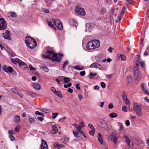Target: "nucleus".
<instances>
[{
	"label": "nucleus",
	"instance_id": "a19ab883",
	"mask_svg": "<svg viewBox=\"0 0 149 149\" xmlns=\"http://www.w3.org/2000/svg\"><path fill=\"white\" fill-rule=\"evenodd\" d=\"M95 132V129L92 130H91L89 132V134L92 136H93Z\"/></svg>",
	"mask_w": 149,
	"mask_h": 149
},
{
	"label": "nucleus",
	"instance_id": "603ef678",
	"mask_svg": "<svg viewBox=\"0 0 149 149\" xmlns=\"http://www.w3.org/2000/svg\"><path fill=\"white\" fill-rule=\"evenodd\" d=\"M42 11L45 13H49V10L46 9V8H43L42 9Z\"/></svg>",
	"mask_w": 149,
	"mask_h": 149
},
{
	"label": "nucleus",
	"instance_id": "393cba45",
	"mask_svg": "<svg viewBox=\"0 0 149 149\" xmlns=\"http://www.w3.org/2000/svg\"><path fill=\"white\" fill-rule=\"evenodd\" d=\"M41 147H43V148H48V146L47 142L42 140V144L41 145Z\"/></svg>",
	"mask_w": 149,
	"mask_h": 149
},
{
	"label": "nucleus",
	"instance_id": "864d4df0",
	"mask_svg": "<svg viewBox=\"0 0 149 149\" xmlns=\"http://www.w3.org/2000/svg\"><path fill=\"white\" fill-rule=\"evenodd\" d=\"M106 76L107 78L109 79H111L113 77L112 74H106Z\"/></svg>",
	"mask_w": 149,
	"mask_h": 149
},
{
	"label": "nucleus",
	"instance_id": "0eeeda50",
	"mask_svg": "<svg viewBox=\"0 0 149 149\" xmlns=\"http://www.w3.org/2000/svg\"><path fill=\"white\" fill-rule=\"evenodd\" d=\"M55 22H56L57 23L60 22V20L58 19H51L50 21H47V24L48 26L51 27L53 28H55L54 26V24H55Z\"/></svg>",
	"mask_w": 149,
	"mask_h": 149
},
{
	"label": "nucleus",
	"instance_id": "4be33fe9",
	"mask_svg": "<svg viewBox=\"0 0 149 149\" xmlns=\"http://www.w3.org/2000/svg\"><path fill=\"white\" fill-rule=\"evenodd\" d=\"M69 22L71 25L73 26H76V24H77V22L75 19H71L69 20Z\"/></svg>",
	"mask_w": 149,
	"mask_h": 149
},
{
	"label": "nucleus",
	"instance_id": "f3484780",
	"mask_svg": "<svg viewBox=\"0 0 149 149\" xmlns=\"http://www.w3.org/2000/svg\"><path fill=\"white\" fill-rule=\"evenodd\" d=\"M86 26V27L90 31L93 28L94 26V24L92 23H87Z\"/></svg>",
	"mask_w": 149,
	"mask_h": 149
},
{
	"label": "nucleus",
	"instance_id": "423d86ee",
	"mask_svg": "<svg viewBox=\"0 0 149 149\" xmlns=\"http://www.w3.org/2000/svg\"><path fill=\"white\" fill-rule=\"evenodd\" d=\"M63 56V55L60 54H57L55 53H53V55L51 56V60L54 61H60L61 60Z\"/></svg>",
	"mask_w": 149,
	"mask_h": 149
},
{
	"label": "nucleus",
	"instance_id": "49530a36",
	"mask_svg": "<svg viewBox=\"0 0 149 149\" xmlns=\"http://www.w3.org/2000/svg\"><path fill=\"white\" fill-rule=\"evenodd\" d=\"M68 63V61H67L65 62L63 64V69H64L65 68V67L67 65Z\"/></svg>",
	"mask_w": 149,
	"mask_h": 149
},
{
	"label": "nucleus",
	"instance_id": "338daca9",
	"mask_svg": "<svg viewBox=\"0 0 149 149\" xmlns=\"http://www.w3.org/2000/svg\"><path fill=\"white\" fill-rule=\"evenodd\" d=\"M9 55L11 57H13L15 56L14 54L12 52H8Z\"/></svg>",
	"mask_w": 149,
	"mask_h": 149
},
{
	"label": "nucleus",
	"instance_id": "69168bd1",
	"mask_svg": "<svg viewBox=\"0 0 149 149\" xmlns=\"http://www.w3.org/2000/svg\"><path fill=\"white\" fill-rule=\"evenodd\" d=\"M126 1L127 2V6L131 4L132 1V0H126Z\"/></svg>",
	"mask_w": 149,
	"mask_h": 149
},
{
	"label": "nucleus",
	"instance_id": "13d9d810",
	"mask_svg": "<svg viewBox=\"0 0 149 149\" xmlns=\"http://www.w3.org/2000/svg\"><path fill=\"white\" fill-rule=\"evenodd\" d=\"M97 65L96 66V68H98L100 70H101L102 68V67L101 65L100 64L97 63Z\"/></svg>",
	"mask_w": 149,
	"mask_h": 149
},
{
	"label": "nucleus",
	"instance_id": "680f3d73",
	"mask_svg": "<svg viewBox=\"0 0 149 149\" xmlns=\"http://www.w3.org/2000/svg\"><path fill=\"white\" fill-rule=\"evenodd\" d=\"M51 90L52 91V92L54 93H55L56 92V89L54 87H51Z\"/></svg>",
	"mask_w": 149,
	"mask_h": 149
},
{
	"label": "nucleus",
	"instance_id": "ddd939ff",
	"mask_svg": "<svg viewBox=\"0 0 149 149\" xmlns=\"http://www.w3.org/2000/svg\"><path fill=\"white\" fill-rule=\"evenodd\" d=\"M141 89L143 92L147 95H149V92L147 90V86L145 83H143L141 85Z\"/></svg>",
	"mask_w": 149,
	"mask_h": 149
},
{
	"label": "nucleus",
	"instance_id": "6e6552de",
	"mask_svg": "<svg viewBox=\"0 0 149 149\" xmlns=\"http://www.w3.org/2000/svg\"><path fill=\"white\" fill-rule=\"evenodd\" d=\"M7 27L6 23L3 18L0 19V29L5 30Z\"/></svg>",
	"mask_w": 149,
	"mask_h": 149
},
{
	"label": "nucleus",
	"instance_id": "c756f323",
	"mask_svg": "<svg viewBox=\"0 0 149 149\" xmlns=\"http://www.w3.org/2000/svg\"><path fill=\"white\" fill-rule=\"evenodd\" d=\"M57 96H58L61 97L62 98L63 97V96L62 94L61 93L60 91H56V92L54 93Z\"/></svg>",
	"mask_w": 149,
	"mask_h": 149
},
{
	"label": "nucleus",
	"instance_id": "2eb2a0df",
	"mask_svg": "<svg viewBox=\"0 0 149 149\" xmlns=\"http://www.w3.org/2000/svg\"><path fill=\"white\" fill-rule=\"evenodd\" d=\"M34 40H35L33 38L29 36H26L25 40V43L26 44L29 42H34Z\"/></svg>",
	"mask_w": 149,
	"mask_h": 149
},
{
	"label": "nucleus",
	"instance_id": "5701e85b",
	"mask_svg": "<svg viewBox=\"0 0 149 149\" xmlns=\"http://www.w3.org/2000/svg\"><path fill=\"white\" fill-rule=\"evenodd\" d=\"M140 55H138L136 56H135V60H134L135 61L136 63H136H138V66L139 65V63L140 62Z\"/></svg>",
	"mask_w": 149,
	"mask_h": 149
},
{
	"label": "nucleus",
	"instance_id": "f704fd0d",
	"mask_svg": "<svg viewBox=\"0 0 149 149\" xmlns=\"http://www.w3.org/2000/svg\"><path fill=\"white\" fill-rule=\"evenodd\" d=\"M10 13L11 16L12 17H15L17 16L16 13L14 12H11Z\"/></svg>",
	"mask_w": 149,
	"mask_h": 149
},
{
	"label": "nucleus",
	"instance_id": "f257e3e1",
	"mask_svg": "<svg viewBox=\"0 0 149 149\" xmlns=\"http://www.w3.org/2000/svg\"><path fill=\"white\" fill-rule=\"evenodd\" d=\"M100 46V42L99 40H94L89 42L86 47L88 49L92 50L99 47Z\"/></svg>",
	"mask_w": 149,
	"mask_h": 149
},
{
	"label": "nucleus",
	"instance_id": "0e129e2a",
	"mask_svg": "<svg viewBox=\"0 0 149 149\" xmlns=\"http://www.w3.org/2000/svg\"><path fill=\"white\" fill-rule=\"evenodd\" d=\"M130 141L129 139L126 140V143L127 144L128 146H130Z\"/></svg>",
	"mask_w": 149,
	"mask_h": 149
},
{
	"label": "nucleus",
	"instance_id": "052dcab7",
	"mask_svg": "<svg viewBox=\"0 0 149 149\" xmlns=\"http://www.w3.org/2000/svg\"><path fill=\"white\" fill-rule=\"evenodd\" d=\"M86 74L85 71H83L80 72V74L81 76H83L85 75Z\"/></svg>",
	"mask_w": 149,
	"mask_h": 149
},
{
	"label": "nucleus",
	"instance_id": "72a5a7b5",
	"mask_svg": "<svg viewBox=\"0 0 149 149\" xmlns=\"http://www.w3.org/2000/svg\"><path fill=\"white\" fill-rule=\"evenodd\" d=\"M19 59L18 58H16L15 59H14L13 58H10L11 61L14 64H16L17 63H18Z\"/></svg>",
	"mask_w": 149,
	"mask_h": 149
},
{
	"label": "nucleus",
	"instance_id": "a18cd8bd",
	"mask_svg": "<svg viewBox=\"0 0 149 149\" xmlns=\"http://www.w3.org/2000/svg\"><path fill=\"white\" fill-rule=\"evenodd\" d=\"M58 115V114L57 113H52V118L53 119H55V118H56L57 117Z\"/></svg>",
	"mask_w": 149,
	"mask_h": 149
},
{
	"label": "nucleus",
	"instance_id": "e2e57ef3",
	"mask_svg": "<svg viewBox=\"0 0 149 149\" xmlns=\"http://www.w3.org/2000/svg\"><path fill=\"white\" fill-rule=\"evenodd\" d=\"M113 106L112 103H111L109 104V106H108V108L109 109H112L113 108Z\"/></svg>",
	"mask_w": 149,
	"mask_h": 149
},
{
	"label": "nucleus",
	"instance_id": "f8f14e48",
	"mask_svg": "<svg viewBox=\"0 0 149 149\" xmlns=\"http://www.w3.org/2000/svg\"><path fill=\"white\" fill-rule=\"evenodd\" d=\"M33 42H29L26 44L29 48L33 49L37 46V43L36 41L34 40Z\"/></svg>",
	"mask_w": 149,
	"mask_h": 149
},
{
	"label": "nucleus",
	"instance_id": "bb28decb",
	"mask_svg": "<svg viewBox=\"0 0 149 149\" xmlns=\"http://www.w3.org/2000/svg\"><path fill=\"white\" fill-rule=\"evenodd\" d=\"M106 9L104 8H102L100 11V15H104L106 13Z\"/></svg>",
	"mask_w": 149,
	"mask_h": 149
},
{
	"label": "nucleus",
	"instance_id": "58836bf2",
	"mask_svg": "<svg viewBox=\"0 0 149 149\" xmlns=\"http://www.w3.org/2000/svg\"><path fill=\"white\" fill-rule=\"evenodd\" d=\"M35 113L36 115H39L40 116H42V117L44 116V114L40 112L39 111H36Z\"/></svg>",
	"mask_w": 149,
	"mask_h": 149
},
{
	"label": "nucleus",
	"instance_id": "37998d69",
	"mask_svg": "<svg viewBox=\"0 0 149 149\" xmlns=\"http://www.w3.org/2000/svg\"><path fill=\"white\" fill-rule=\"evenodd\" d=\"M120 56H121V59L122 61H124L126 60V57L123 54H120Z\"/></svg>",
	"mask_w": 149,
	"mask_h": 149
},
{
	"label": "nucleus",
	"instance_id": "6e6d98bb",
	"mask_svg": "<svg viewBox=\"0 0 149 149\" xmlns=\"http://www.w3.org/2000/svg\"><path fill=\"white\" fill-rule=\"evenodd\" d=\"M122 109L123 111L125 112H127V107L125 106H123L122 107Z\"/></svg>",
	"mask_w": 149,
	"mask_h": 149
},
{
	"label": "nucleus",
	"instance_id": "7c9ffc66",
	"mask_svg": "<svg viewBox=\"0 0 149 149\" xmlns=\"http://www.w3.org/2000/svg\"><path fill=\"white\" fill-rule=\"evenodd\" d=\"M40 69L43 70L44 71L47 72L49 71L48 69L45 66H40Z\"/></svg>",
	"mask_w": 149,
	"mask_h": 149
},
{
	"label": "nucleus",
	"instance_id": "4468645a",
	"mask_svg": "<svg viewBox=\"0 0 149 149\" xmlns=\"http://www.w3.org/2000/svg\"><path fill=\"white\" fill-rule=\"evenodd\" d=\"M12 91L15 94H17L21 98H22L23 97V95L20 93H19L17 89L15 88H12L11 89Z\"/></svg>",
	"mask_w": 149,
	"mask_h": 149
},
{
	"label": "nucleus",
	"instance_id": "aec40b11",
	"mask_svg": "<svg viewBox=\"0 0 149 149\" xmlns=\"http://www.w3.org/2000/svg\"><path fill=\"white\" fill-rule=\"evenodd\" d=\"M51 133L52 134H55L58 132L57 128L55 125H53L52 130L51 131Z\"/></svg>",
	"mask_w": 149,
	"mask_h": 149
},
{
	"label": "nucleus",
	"instance_id": "a878e982",
	"mask_svg": "<svg viewBox=\"0 0 149 149\" xmlns=\"http://www.w3.org/2000/svg\"><path fill=\"white\" fill-rule=\"evenodd\" d=\"M57 28L60 30H61L63 29V26L61 22L59 23L56 26Z\"/></svg>",
	"mask_w": 149,
	"mask_h": 149
},
{
	"label": "nucleus",
	"instance_id": "ea45409f",
	"mask_svg": "<svg viewBox=\"0 0 149 149\" xmlns=\"http://www.w3.org/2000/svg\"><path fill=\"white\" fill-rule=\"evenodd\" d=\"M118 125L120 126L119 130H122L123 128L122 123H118Z\"/></svg>",
	"mask_w": 149,
	"mask_h": 149
},
{
	"label": "nucleus",
	"instance_id": "6ab92c4d",
	"mask_svg": "<svg viewBox=\"0 0 149 149\" xmlns=\"http://www.w3.org/2000/svg\"><path fill=\"white\" fill-rule=\"evenodd\" d=\"M14 121L15 123H18L20 121V118L19 116L16 115L13 118Z\"/></svg>",
	"mask_w": 149,
	"mask_h": 149
},
{
	"label": "nucleus",
	"instance_id": "20e7f679",
	"mask_svg": "<svg viewBox=\"0 0 149 149\" xmlns=\"http://www.w3.org/2000/svg\"><path fill=\"white\" fill-rule=\"evenodd\" d=\"M133 108L134 110L136 112V114L139 116H140L141 115L142 112L140 105L138 103L134 102V103Z\"/></svg>",
	"mask_w": 149,
	"mask_h": 149
},
{
	"label": "nucleus",
	"instance_id": "1a4fd4ad",
	"mask_svg": "<svg viewBox=\"0 0 149 149\" xmlns=\"http://www.w3.org/2000/svg\"><path fill=\"white\" fill-rule=\"evenodd\" d=\"M53 53H54L52 51L49 50L45 53V54L43 55V56L45 58L51 60V56L53 55Z\"/></svg>",
	"mask_w": 149,
	"mask_h": 149
},
{
	"label": "nucleus",
	"instance_id": "7ed1b4c3",
	"mask_svg": "<svg viewBox=\"0 0 149 149\" xmlns=\"http://www.w3.org/2000/svg\"><path fill=\"white\" fill-rule=\"evenodd\" d=\"M118 139V136L115 131L112 132L111 134L108 137V140L113 141L115 145L116 144Z\"/></svg>",
	"mask_w": 149,
	"mask_h": 149
},
{
	"label": "nucleus",
	"instance_id": "c9c22d12",
	"mask_svg": "<svg viewBox=\"0 0 149 149\" xmlns=\"http://www.w3.org/2000/svg\"><path fill=\"white\" fill-rule=\"evenodd\" d=\"M36 119L33 118H30L29 119V121L31 123H34L35 122Z\"/></svg>",
	"mask_w": 149,
	"mask_h": 149
},
{
	"label": "nucleus",
	"instance_id": "473e14b6",
	"mask_svg": "<svg viewBox=\"0 0 149 149\" xmlns=\"http://www.w3.org/2000/svg\"><path fill=\"white\" fill-rule=\"evenodd\" d=\"M64 83L67 84L70 81V78L67 77H65L63 79Z\"/></svg>",
	"mask_w": 149,
	"mask_h": 149
},
{
	"label": "nucleus",
	"instance_id": "9b49d317",
	"mask_svg": "<svg viewBox=\"0 0 149 149\" xmlns=\"http://www.w3.org/2000/svg\"><path fill=\"white\" fill-rule=\"evenodd\" d=\"M100 122L102 125V127L106 130L109 131V128L107 126L106 122L104 119H101Z\"/></svg>",
	"mask_w": 149,
	"mask_h": 149
},
{
	"label": "nucleus",
	"instance_id": "79ce46f5",
	"mask_svg": "<svg viewBox=\"0 0 149 149\" xmlns=\"http://www.w3.org/2000/svg\"><path fill=\"white\" fill-rule=\"evenodd\" d=\"M74 68L75 69H76L77 70H82L83 69V68H80L79 65L76 66H74Z\"/></svg>",
	"mask_w": 149,
	"mask_h": 149
},
{
	"label": "nucleus",
	"instance_id": "c03bdc74",
	"mask_svg": "<svg viewBox=\"0 0 149 149\" xmlns=\"http://www.w3.org/2000/svg\"><path fill=\"white\" fill-rule=\"evenodd\" d=\"M29 95L33 97H35L36 96V93L34 92H30L29 93Z\"/></svg>",
	"mask_w": 149,
	"mask_h": 149
},
{
	"label": "nucleus",
	"instance_id": "412c9836",
	"mask_svg": "<svg viewBox=\"0 0 149 149\" xmlns=\"http://www.w3.org/2000/svg\"><path fill=\"white\" fill-rule=\"evenodd\" d=\"M33 87L36 89L37 90L40 89L41 87L40 85L37 83H34L33 84Z\"/></svg>",
	"mask_w": 149,
	"mask_h": 149
},
{
	"label": "nucleus",
	"instance_id": "c85d7f7f",
	"mask_svg": "<svg viewBox=\"0 0 149 149\" xmlns=\"http://www.w3.org/2000/svg\"><path fill=\"white\" fill-rule=\"evenodd\" d=\"M73 134L75 137H79L80 135L79 134V132H77V131H74L73 132Z\"/></svg>",
	"mask_w": 149,
	"mask_h": 149
},
{
	"label": "nucleus",
	"instance_id": "de8ad7c7",
	"mask_svg": "<svg viewBox=\"0 0 149 149\" xmlns=\"http://www.w3.org/2000/svg\"><path fill=\"white\" fill-rule=\"evenodd\" d=\"M79 126L81 128H82L85 126V125L83 122H81L80 123Z\"/></svg>",
	"mask_w": 149,
	"mask_h": 149
},
{
	"label": "nucleus",
	"instance_id": "4c0bfd02",
	"mask_svg": "<svg viewBox=\"0 0 149 149\" xmlns=\"http://www.w3.org/2000/svg\"><path fill=\"white\" fill-rule=\"evenodd\" d=\"M97 74V73H93L92 72L90 73V78L91 79H93L94 78L93 77V76H96Z\"/></svg>",
	"mask_w": 149,
	"mask_h": 149
},
{
	"label": "nucleus",
	"instance_id": "39448f33",
	"mask_svg": "<svg viewBox=\"0 0 149 149\" xmlns=\"http://www.w3.org/2000/svg\"><path fill=\"white\" fill-rule=\"evenodd\" d=\"M75 12L78 14L82 16L86 14V12L84 9L81 7L80 5H78L75 8Z\"/></svg>",
	"mask_w": 149,
	"mask_h": 149
},
{
	"label": "nucleus",
	"instance_id": "b1692460",
	"mask_svg": "<svg viewBox=\"0 0 149 149\" xmlns=\"http://www.w3.org/2000/svg\"><path fill=\"white\" fill-rule=\"evenodd\" d=\"M98 140L101 144H102L103 143L101 134L100 133H98Z\"/></svg>",
	"mask_w": 149,
	"mask_h": 149
},
{
	"label": "nucleus",
	"instance_id": "bf43d9fd",
	"mask_svg": "<svg viewBox=\"0 0 149 149\" xmlns=\"http://www.w3.org/2000/svg\"><path fill=\"white\" fill-rule=\"evenodd\" d=\"M88 126L92 130L95 129L94 127H93V125L92 124H88Z\"/></svg>",
	"mask_w": 149,
	"mask_h": 149
},
{
	"label": "nucleus",
	"instance_id": "3c124183",
	"mask_svg": "<svg viewBox=\"0 0 149 149\" xmlns=\"http://www.w3.org/2000/svg\"><path fill=\"white\" fill-rule=\"evenodd\" d=\"M101 85L102 88H104L106 87V84L104 82H101L100 83Z\"/></svg>",
	"mask_w": 149,
	"mask_h": 149
},
{
	"label": "nucleus",
	"instance_id": "4d7b16f0",
	"mask_svg": "<svg viewBox=\"0 0 149 149\" xmlns=\"http://www.w3.org/2000/svg\"><path fill=\"white\" fill-rule=\"evenodd\" d=\"M8 133L9 134L11 135L15 134V133L14 132V131L12 130H9L8 131Z\"/></svg>",
	"mask_w": 149,
	"mask_h": 149
},
{
	"label": "nucleus",
	"instance_id": "09e8293b",
	"mask_svg": "<svg viewBox=\"0 0 149 149\" xmlns=\"http://www.w3.org/2000/svg\"><path fill=\"white\" fill-rule=\"evenodd\" d=\"M29 67L31 70H35L36 69V68L33 67L31 65H29Z\"/></svg>",
	"mask_w": 149,
	"mask_h": 149
},
{
	"label": "nucleus",
	"instance_id": "2f4dec72",
	"mask_svg": "<svg viewBox=\"0 0 149 149\" xmlns=\"http://www.w3.org/2000/svg\"><path fill=\"white\" fill-rule=\"evenodd\" d=\"M109 116L111 118H114L116 117L117 116V115L116 113L113 112L109 114Z\"/></svg>",
	"mask_w": 149,
	"mask_h": 149
},
{
	"label": "nucleus",
	"instance_id": "cd10ccee",
	"mask_svg": "<svg viewBox=\"0 0 149 149\" xmlns=\"http://www.w3.org/2000/svg\"><path fill=\"white\" fill-rule=\"evenodd\" d=\"M18 63L20 67H21L22 65H23L24 66H25L26 65V64L25 63L23 62L19 59Z\"/></svg>",
	"mask_w": 149,
	"mask_h": 149
},
{
	"label": "nucleus",
	"instance_id": "f03ea898",
	"mask_svg": "<svg viewBox=\"0 0 149 149\" xmlns=\"http://www.w3.org/2000/svg\"><path fill=\"white\" fill-rule=\"evenodd\" d=\"M136 63V66L134 67V77L136 81H139L142 77V74L138 70V64Z\"/></svg>",
	"mask_w": 149,
	"mask_h": 149
},
{
	"label": "nucleus",
	"instance_id": "e433bc0d",
	"mask_svg": "<svg viewBox=\"0 0 149 149\" xmlns=\"http://www.w3.org/2000/svg\"><path fill=\"white\" fill-rule=\"evenodd\" d=\"M97 63H94L92 64L90 66L91 68H96V66L97 65Z\"/></svg>",
	"mask_w": 149,
	"mask_h": 149
},
{
	"label": "nucleus",
	"instance_id": "dca6fc26",
	"mask_svg": "<svg viewBox=\"0 0 149 149\" xmlns=\"http://www.w3.org/2000/svg\"><path fill=\"white\" fill-rule=\"evenodd\" d=\"M3 69L4 71L7 72H9L10 73H12L13 71L12 68L10 66L7 67L6 66H5L3 67Z\"/></svg>",
	"mask_w": 149,
	"mask_h": 149
},
{
	"label": "nucleus",
	"instance_id": "9d476101",
	"mask_svg": "<svg viewBox=\"0 0 149 149\" xmlns=\"http://www.w3.org/2000/svg\"><path fill=\"white\" fill-rule=\"evenodd\" d=\"M10 33V31L8 30H6V32L3 33V34L2 36L4 38V39L10 40L11 39L9 36Z\"/></svg>",
	"mask_w": 149,
	"mask_h": 149
},
{
	"label": "nucleus",
	"instance_id": "a211bd4d",
	"mask_svg": "<svg viewBox=\"0 0 149 149\" xmlns=\"http://www.w3.org/2000/svg\"><path fill=\"white\" fill-rule=\"evenodd\" d=\"M54 146L55 148L57 149H61L64 147V146L63 144H59L58 143H54Z\"/></svg>",
	"mask_w": 149,
	"mask_h": 149
},
{
	"label": "nucleus",
	"instance_id": "774afa93",
	"mask_svg": "<svg viewBox=\"0 0 149 149\" xmlns=\"http://www.w3.org/2000/svg\"><path fill=\"white\" fill-rule=\"evenodd\" d=\"M139 64L141 65V66L142 68L144 67V65H145L143 61H141L139 63Z\"/></svg>",
	"mask_w": 149,
	"mask_h": 149
},
{
	"label": "nucleus",
	"instance_id": "8fccbe9b",
	"mask_svg": "<svg viewBox=\"0 0 149 149\" xmlns=\"http://www.w3.org/2000/svg\"><path fill=\"white\" fill-rule=\"evenodd\" d=\"M9 137L10 140L12 141H13L15 140V137H14L11 135H10L9 136Z\"/></svg>",
	"mask_w": 149,
	"mask_h": 149
},
{
	"label": "nucleus",
	"instance_id": "5fc2aeb1",
	"mask_svg": "<svg viewBox=\"0 0 149 149\" xmlns=\"http://www.w3.org/2000/svg\"><path fill=\"white\" fill-rule=\"evenodd\" d=\"M124 102L126 104H127V105L130 104V102L129 100H128V99L125 100V101H124Z\"/></svg>",
	"mask_w": 149,
	"mask_h": 149
}]
</instances>
